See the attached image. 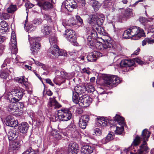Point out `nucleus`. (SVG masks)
I'll return each instance as SVG.
<instances>
[{
	"mask_svg": "<svg viewBox=\"0 0 154 154\" xmlns=\"http://www.w3.org/2000/svg\"><path fill=\"white\" fill-rule=\"evenodd\" d=\"M68 17L69 18L68 20V26H72L76 24V22L74 17L71 15L68 14Z\"/></svg>",
	"mask_w": 154,
	"mask_h": 154,
	"instance_id": "nucleus-32",
	"label": "nucleus"
},
{
	"mask_svg": "<svg viewBox=\"0 0 154 154\" xmlns=\"http://www.w3.org/2000/svg\"><path fill=\"white\" fill-rule=\"evenodd\" d=\"M68 40L72 43L73 45L77 46V44L76 43V38L74 33H72L71 35H69L68 36Z\"/></svg>",
	"mask_w": 154,
	"mask_h": 154,
	"instance_id": "nucleus-28",
	"label": "nucleus"
},
{
	"mask_svg": "<svg viewBox=\"0 0 154 154\" xmlns=\"http://www.w3.org/2000/svg\"><path fill=\"white\" fill-rule=\"evenodd\" d=\"M9 45L10 47L12 48H17V47L15 34L13 32L11 33V38L9 43Z\"/></svg>",
	"mask_w": 154,
	"mask_h": 154,
	"instance_id": "nucleus-23",
	"label": "nucleus"
},
{
	"mask_svg": "<svg viewBox=\"0 0 154 154\" xmlns=\"http://www.w3.org/2000/svg\"><path fill=\"white\" fill-rule=\"evenodd\" d=\"M139 20L140 22L142 23H147L148 21V20L143 17H140L139 18Z\"/></svg>",
	"mask_w": 154,
	"mask_h": 154,
	"instance_id": "nucleus-53",
	"label": "nucleus"
},
{
	"mask_svg": "<svg viewBox=\"0 0 154 154\" xmlns=\"http://www.w3.org/2000/svg\"><path fill=\"white\" fill-rule=\"evenodd\" d=\"M36 38H29V42L31 45V48H39L41 47V45L38 42L34 43V42H35Z\"/></svg>",
	"mask_w": 154,
	"mask_h": 154,
	"instance_id": "nucleus-26",
	"label": "nucleus"
},
{
	"mask_svg": "<svg viewBox=\"0 0 154 154\" xmlns=\"http://www.w3.org/2000/svg\"><path fill=\"white\" fill-rule=\"evenodd\" d=\"M17 10V6L15 5L11 4L7 8V11L8 13H13Z\"/></svg>",
	"mask_w": 154,
	"mask_h": 154,
	"instance_id": "nucleus-30",
	"label": "nucleus"
},
{
	"mask_svg": "<svg viewBox=\"0 0 154 154\" xmlns=\"http://www.w3.org/2000/svg\"><path fill=\"white\" fill-rule=\"evenodd\" d=\"M132 16V14L131 9L129 8L126 9L125 10L123 17L126 18H128Z\"/></svg>",
	"mask_w": 154,
	"mask_h": 154,
	"instance_id": "nucleus-37",
	"label": "nucleus"
},
{
	"mask_svg": "<svg viewBox=\"0 0 154 154\" xmlns=\"http://www.w3.org/2000/svg\"><path fill=\"white\" fill-rule=\"evenodd\" d=\"M68 133H70L73 137H76L79 134L77 131L76 126L74 124L73 122L68 127Z\"/></svg>",
	"mask_w": 154,
	"mask_h": 154,
	"instance_id": "nucleus-12",
	"label": "nucleus"
},
{
	"mask_svg": "<svg viewBox=\"0 0 154 154\" xmlns=\"http://www.w3.org/2000/svg\"><path fill=\"white\" fill-rule=\"evenodd\" d=\"M150 132L146 129H144L142 133L141 137L137 136L134 139L131 145V147H133L132 150L135 151V147L140 143L142 140H143V143L140 146V149L135 152H130V154H146L149 151V149L147 146L146 141L148 140L150 136Z\"/></svg>",
	"mask_w": 154,
	"mask_h": 154,
	"instance_id": "nucleus-1",
	"label": "nucleus"
},
{
	"mask_svg": "<svg viewBox=\"0 0 154 154\" xmlns=\"http://www.w3.org/2000/svg\"><path fill=\"white\" fill-rule=\"evenodd\" d=\"M82 154H90L93 152V148L88 145L82 146L81 149Z\"/></svg>",
	"mask_w": 154,
	"mask_h": 154,
	"instance_id": "nucleus-20",
	"label": "nucleus"
},
{
	"mask_svg": "<svg viewBox=\"0 0 154 154\" xmlns=\"http://www.w3.org/2000/svg\"><path fill=\"white\" fill-rule=\"evenodd\" d=\"M104 83L107 85L112 86L117 85L120 82V80L118 76L114 75H108L103 79Z\"/></svg>",
	"mask_w": 154,
	"mask_h": 154,
	"instance_id": "nucleus-3",
	"label": "nucleus"
},
{
	"mask_svg": "<svg viewBox=\"0 0 154 154\" xmlns=\"http://www.w3.org/2000/svg\"><path fill=\"white\" fill-rule=\"evenodd\" d=\"M8 25L5 21H2L0 23V33H3L8 30Z\"/></svg>",
	"mask_w": 154,
	"mask_h": 154,
	"instance_id": "nucleus-27",
	"label": "nucleus"
},
{
	"mask_svg": "<svg viewBox=\"0 0 154 154\" xmlns=\"http://www.w3.org/2000/svg\"><path fill=\"white\" fill-rule=\"evenodd\" d=\"M86 89L88 92H93L95 91V89L94 86L92 85H89L87 86Z\"/></svg>",
	"mask_w": 154,
	"mask_h": 154,
	"instance_id": "nucleus-46",
	"label": "nucleus"
},
{
	"mask_svg": "<svg viewBox=\"0 0 154 154\" xmlns=\"http://www.w3.org/2000/svg\"><path fill=\"white\" fill-rule=\"evenodd\" d=\"M144 31L140 27L132 26L125 31L123 37L126 38L134 37L135 39H137L140 37L144 36Z\"/></svg>",
	"mask_w": 154,
	"mask_h": 154,
	"instance_id": "nucleus-2",
	"label": "nucleus"
},
{
	"mask_svg": "<svg viewBox=\"0 0 154 154\" xmlns=\"http://www.w3.org/2000/svg\"><path fill=\"white\" fill-rule=\"evenodd\" d=\"M16 81L19 83L23 84L26 86L27 85L28 82L23 77H18L16 79Z\"/></svg>",
	"mask_w": 154,
	"mask_h": 154,
	"instance_id": "nucleus-40",
	"label": "nucleus"
},
{
	"mask_svg": "<svg viewBox=\"0 0 154 154\" xmlns=\"http://www.w3.org/2000/svg\"><path fill=\"white\" fill-rule=\"evenodd\" d=\"M114 121L116 122L119 125L122 126L120 127H116V129L115 131V133L118 134H122L124 130L123 126L125 125L124 119L119 115H117L115 117Z\"/></svg>",
	"mask_w": 154,
	"mask_h": 154,
	"instance_id": "nucleus-5",
	"label": "nucleus"
},
{
	"mask_svg": "<svg viewBox=\"0 0 154 154\" xmlns=\"http://www.w3.org/2000/svg\"><path fill=\"white\" fill-rule=\"evenodd\" d=\"M76 18L77 21V22L79 23L80 24L82 23V20L79 16H76Z\"/></svg>",
	"mask_w": 154,
	"mask_h": 154,
	"instance_id": "nucleus-57",
	"label": "nucleus"
},
{
	"mask_svg": "<svg viewBox=\"0 0 154 154\" xmlns=\"http://www.w3.org/2000/svg\"><path fill=\"white\" fill-rule=\"evenodd\" d=\"M72 100L76 104L79 103V98H78L79 94L73 91H72Z\"/></svg>",
	"mask_w": 154,
	"mask_h": 154,
	"instance_id": "nucleus-36",
	"label": "nucleus"
},
{
	"mask_svg": "<svg viewBox=\"0 0 154 154\" xmlns=\"http://www.w3.org/2000/svg\"><path fill=\"white\" fill-rule=\"evenodd\" d=\"M62 79V78L59 76L56 75V77L53 80L54 82L57 85H60L61 83L64 82L65 80L62 81V80H64Z\"/></svg>",
	"mask_w": 154,
	"mask_h": 154,
	"instance_id": "nucleus-33",
	"label": "nucleus"
},
{
	"mask_svg": "<svg viewBox=\"0 0 154 154\" xmlns=\"http://www.w3.org/2000/svg\"><path fill=\"white\" fill-rule=\"evenodd\" d=\"M24 90L22 88H17L12 90V94L15 97L11 98L13 102L18 101L22 97Z\"/></svg>",
	"mask_w": 154,
	"mask_h": 154,
	"instance_id": "nucleus-6",
	"label": "nucleus"
},
{
	"mask_svg": "<svg viewBox=\"0 0 154 154\" xmlns=\"http://www.w3.org/2000/svg\"><path fill=\"white\" fill-rule=\"evenodd\" d=\"M113 47L111 44L109 43L108 42H106L105 43V45H104L103 46V48H112Z\"/></svg>",
	"mask_w": 154,
	"mask_h": 154,
	"instance_id": "nucleus-55",
	"label": "nucleus"
},
{
	"mask_svg": "<svg viewBox=\"0 0 154 154\" xmlns=\"http://www.w3.org/2000/svg\"><path fill=\"white\" fill-rule=\"evenodd\" d=\"M46 81L47 83L49 84L50 85L53 86L54 85L53 84L51 80L49 79H46Z\"/></svg>",
	"mask_w": 154,
	"mask_h": 154,
	"instance_id": "nucleus-62",
	"label": "nucleus"
},
{
	"mask_svg": "<svg viewBox=\"0 0 154 154\" xmlns=\"http://www.w3.org/2000/svg\"><path fill=\"white\" fill-rule=\"evenodd\" d=\"M145 57H147L146 58V60L145 61H147V63H149L148 61H151L153 60V58L152 57H145L143 58V59H144ZM147 64V63H146Z\"/></svg>",
	"mask_w": 154,
	"mask_h": 154,
	"instance_id": "nucleus-61",
	"label": "nucleus"
},
{
	"mask_svg": "<svg viewBox=\"0 0 154 154\" xmlns=\"http://www.w3.org/2000/svg\"><path fill=\"white\" fill-rule=\"evenodd\" d=\"M5 122L7 125L12 127H15L18 124V121L14 120V117L10 115L5 118Z\"/></svg>",
	"mask_w": 154,
	"mask_h": 154,
	"instance_id": "nucleus-8",
	"label": "nucleus"
},
{
	"mask_svg": "<svg viewBox=\"0 0 154 154\" xmlns=\"http://www.w3.org/2000/svg\"><path fill=\"white\" fill-rule=\"evenodd\" d=\"M11 141L10 143V146L13 150H15L19 148L22 143V141H17L16 140Z\"/></svg>",
	"mask_w": 154,
	"mask_h": 154,
	"instance_id": "nucleus-25",
	"label": "nucleus"
},
{
	"mask_svg": "<svg viewBox=\"0 0 154 154\" xmlns=\"http://www.w3.org/2000/svg\"><path fill=\"white\" fill-rule=\"evenodd\" d=\"M77 1L80 3H81L82 4V6H85V0H77Z\"/></svg>",
	"mask_w": 154,
	"mask_h": 154,
	"instance_id": "nucleus-64",
	"label": "nucleus"
},
{
	"mask_svg": "<svg viewBox=\"0 0 154 154\" xmlns=\"http://www.w3.org/2000/svg\"><path fill=\"white\" fill-rule=\"evenodd\" d=\"M8 75V73L5 71L2 72L0 74L1 77L3 79H6Z\"/></svg>",
	"mask_w": 154,
	"mask_h": 154,
	"instance_id": "nucleus-50",
	"label": "nucleus"
},
{
	"mask_svg": "<svg viewBox=\"0 0 154 154\" xmlns=\"http://www.w3.org/2000/svg\"><path fill=\"white\" fill-rule=\"evenodd\" d=\"M91 101V98L87 95H84L79 97V104L82 107H87L89 106Z\"/></svg>",
	"mask_w": 154,
	"mask_h": 154,
	"instance_id": "nucleus-7",
	"label": "nucleus"
},
{
	"mask_svg": "<svg viewBox=\"0 0 154 154\" xmlns=\"http://www.w3.org/2000/svg\"><path fill=\"white\" fill-rule=\"evenodd\" d=\"M17 106L19 107V109L20 107V111H18V113H15V114L18 115H21L23 112V109L24 107L23 104L22 103L18 102L17 103Z\"/></svg>",
	"mask_w": 154,
	"mask_h": 154,
	"instance_id": "nucleus-39",
	"label": "nucleus"
},
{
	"mask_svg": "<svg viewBox=\"0 0 154 154\" xmlns=\"http://www.w3.org/2000/svg\"><path fill=\"white\" fill-rule=\"evenodd\" d=\"M92 6L94 10H97L100 8V4L98 2L95 1H94Z\"/></svg>",
	"mask_w": 154,
	"mask_h": 154,
	"instance_id": "nucleus-42",
	"label": "nucleus"
},
{
	"mask_svg": "<svg viewBox=\"0 0 154 154\" xmlns=\"http://www.w3.org/2000/svg\"><path fill=\"white\" fill-rule=\"evenodd\" d=\"M89 69L88 68H84L82 69V71L83 72L86 73L88 74H89L91 72L89 70Z\"/></svg>",
	"mask_w": 154,
	"mask_h": 154,
	"instance_id": "nucleus-58",
	"label": "nucleus"
},
{
	"mask_svg": "<svg viewBox=\"0 0 154 154\" xmlns=\"http://www.w3.org/2000/svg\"><path fill=\"white\" fill-rule=\"evenodd\" d=\"M33 61H34L35 64L37 66H39L41 67L44 70H46L47 67L45 65L42 63H41L38 61H35L34 59H32Z\"/></svg>",
	"mask_w": 154,
	"mask_h": 154,
	"instance_id": "nucleus-41",
	"label": "nucleus"
},
{
	"mask_svg": "<svg viewBox=\"0 0 154 154\" xmlns=\"http://www.w3.org/2000/svg\"><path fill=\"white\" fill-rule=\"evenodd\" d=\"M23 154H36L34 151L31 147H30L29 149L26 151Z\"/></svg>",
	"mask_w": 154,
	"mask_h": 154,
	"instance_id": "nucleus-48",
	"label": "nucleus"
},
{
	"mask_svg": "<svg viewBox=\"0 0 154 154\" xmlns=\"http://www.w3.org/2000/svg\"><path fill=\"white\" fill-rule=\"evenodd\" d=\"M29 127L28 124L26 122H23L20 124L18 128L20 131L22 133H26Z\"/></svg>",
	"mask_w": 154,
	"mask_h": 154,
	"instance_id": "nucleus-17",
	"label": "nucleus"
},
{
	"mask_svg": "<svg viewBox=\"0 0 154 154\" xmlns=\"http://www.w3.org/2000/svg\"><path fill=\"white\" fill-rule=\"evenodd\" d=\"M51 134L57 140H59L61 138V136L57 131H54L51 132Z\"/></svg>",
	"mask_w": 154,
	"mask_h": 154,
	"instance_id": "nucleus-44",
	"label": "nucleus"
},
{
	"mask_svg": "<svg viewBox=\"0 0 154 154\" xmlns=\"http://www.w3.org/2000/svg\"><path fill=\"white\" fill-rule=\"evenodd\" d=\"M49 107H51V109L58 108L61 106L60 104L54 98H51L48 104Z\"/></svg>",
	"mask_w": 154,
	"mask_h": 154,
	"instance_id": "nucleus-19",
	"label": "nucleus"
},
{
	"mask_svg": "<svg viewBox=\"0 0 154 154\" xmlns=\"http://www.w3.org/2000/svg\"><path fill=\"white\" fill-rule=\"evenodd\" d=\"M18 132L16 131L15 129H11L8 134L9 140L11 141L15 140L18 137Z\"/></svg>",
	"mask_w": 154,
	"mask_h": 154,
	"instance_id": "nucleus-15",
	"label": "nucleus"
},
{
	"mask_svg": "<svg viewBox=\"0 0 154 154\" xmlns=\"http://www.w3.org/2000/svg\"><path fill=\"white\" fill-rule=\"evenodd\" d=\"M89 118L88 115H85L81 117L79 121V125L81 128L84 129L86 128L87 122L89 120Z\"/></svg>",
	"mask_w": 154,
	"mask_h": 154,
	"instance_id": "nucleus-11",
	"label": "nucleus"
},
{
	"mask_svg": "<svg viewBox=\"0 0 154 154\" xmlns=\"http://www.w3.org/2000/svg\"><path fill=\"white\" fill-rule=\"evenodd\" d=\"M68 3H69L68 8H69V9H68V11H72V10L70 9V8L73 9L76 8L77 7L76 2L74 0H68Z\"/></svg>",
	"mask_w": 154,
	"mask_h": 154,
	"instance_id": "nucleus-29",
	"label": "nucleus"
},
{
	"mask_svg": "<svg viewBox=\"0 0 154 154\" xmlns=\"http://www.w3.org/2000/svg\"><path fill=\"white\" fill-rule=\"evenodd\" d=\"M30 50L31 53L32 54H35L37 53L36 49H30Z\"/></svg>",
	"mask_w": 154,
	"mask_h": 154,
	"instance_id": "nucleus-63",
	"label": "nucleus"
},
{
	"mask_svg": "<svg viewBox=\"0 0 154 154\" xmlns=\"http://www.w3.org/2000/svg\"><path fill=\"white\" fill-rule=\"evenodd\" d=\"M103 20L102 19L97 17L96 16V22L97 25H101L103 23Z\"/></svg>",
	"mask_w": 154,
	"mask_h": 154,
	"instance_id": "nucleus-49",
	"label": "nucleus"
},
{
	"mask_svg": "<svg viewBox=\"0 0 154 154\" xmlns=\"http://www.w3.org/2000/svg\"><path fill=\"white\" fill-rule=\"evenodd\" d=\"M66 53V51L62 49H50L47 54L51 58L54 59L59 56H65Z\"/></svg>",
	"mask_w": 154,
	"mask_h": 154,
	"instance_id": "nucleus-4",
	"label": "nucleus"
},
{
	"mask_svg": "<svg viewBox=\"0 0 154 154\" xmlns=\"http://www.w3.org/2000/svg\"><path fill=\"white\" fill-rule=\"evenodd\" d=\"M87 58L88 60L90 62L95 61L97 59V57L95 56V55H94V52L91 53L89 54Z\"/></svg>",
	"mask_w": 154,
	"mask_h": 154,
	"instance_id": "nucleus-34",
	"label": "nucleus"
},
{
	"mask_svg": "<svg viewBox=\"0 0 154 154\" xmlns=\"http://www.w3.org/2000/svg\"><path fill=\"white\" fill-rule=\"evenodd\" d=\"M42 22V20L41 19H36L33 20L34 24L36 25H39L41 24Z\"/></svg>",
	"mask_w": 154,
	"mask_h": 154,
	"instance_id": "nucleus-51",
	"label": "nucleus"
},
{
	"mask_svg": "<svg viewBox=\"0 0 154 154\" xmlns=\"http://www.w3.org/2000/svg\"><path fill=\"white\" fill-rule=\"evenodd\" d=\"M108 121L107 119L103 117H99L96 119V124L98 127H104L107 125Z\"/></svg>",
	"mask_w": 154,
	"mask_h": 154,
	"instance_id": "nucleus-13",
	"label": "nucleus"
},
{
	"mask_svg": "<svg viewBox=\"0 0 154 154\" xmlns=\"http://www.w3.org/2000/svg\"><path fill=\"white\" fill-rule=\"evenodd\" d=\"M74 91L73 92H74L75 93H76L78 94H81L84 93V90L83 88L80 86H76L74 88Z\"/></svg>",
	"mask_w": 154,
	"mask_h": 154,
	"instance_id": "nucleus-38",
	"label": "nucleus"
},
{
	"mask_svg": "<svg viewBox=\"0 0 154 154\" xmlns=\"http://www.w3.org/2000/svg\"><path fill=\"white\" fill-rule=\"evenodd\" d=\"M17 102H13L11 101V99L10 103L8 106V110L10 112L11 111L12 112H17L19 110V107L17 106L16 103Z\"/></svg>",
	"mask_w": 154,
	"mask_h": 154,
	"instance_id": "nucleus-16",
	"label": "nucleus"
},
{
	"mask_svg": "<svg viewBox=\"0 0 154 154\" xmlns=\"http://www.w3.org/2000/svg\"><path fill=\"white\" fill-rule=\"evenodd\" d=\"M78 145L76 143H72L68 146V154H76Z\"/></svg>",
	"mask_w": 154,
	"mask_h": 154,
	"instance_id": "nucleus-14",
	"label": "nucleus"
},
{
	"mask_svg": "<svg viewBox=\"0 0 154 154\" xmlns=\"http://www.w3.org/2000/svg\"><path fill=\"white\" fill-rule=\"evenodd\" d=\"M91 36H89L87 38V40L89 43L88 44V45L91 46V47H89V48H93V44L92 43L91 41Z\"/></svg>",
	"mask_w": 154,
	"mask_h": 154,
	"instance_id": "nucleus-52",
	"label": "nucleus"
},
{
	"mask_svg": "<svg viewBox=\"0 0 154 154\" xmlns=\"http://www.w3.org/2000/svg\"><path fill=\"white\" fill-rule=\"evenodd\" d=\"M51 31V27L48 25L42 26L41 28V32L44 36L49 35Z\"/></svg>",
	"mask_w": 154,
	"mask_h": 154,
	"instance_id": "nucleus-22",
	"label": "nucleus"
},
{
	"mask_svg": "<svg viewBox=\"0 0 154 154\" xmlns=\"http://www.w3.org/2000/svg\"><path fill=\"white\" fill-rule=\"evenodd\" d=\"M37 5L45 10H47L53 7L52 5L48 2H39L38 3Z\"/></svg>",
	"mask_w": 154,
	"mask_h": 154,
	"instance_id": "nucleus-21",
	"label": "nucleus"
},
{
	"mask_svg": "<svg viewBox=\"0 0 154 154\" xmlns=\"http://www.w3.org/2000/svg\"><path fill=\"white\" fill-rule=\"evenodd\" d=\"M140 51V49H137L135 51L133 54H131V56H133V55H137L139 53V52Z\"/></svg>",
	"mask_w": 154,
	"mask_h": 154,
	"instance_id": "nucleus-60",
	"label": "nucleus"
},
{
	"mask_svg": "<svg viewBox=\"0 0 154 154\" xmlns=\"http://www.w3.org/2000/svg\"><path fill=\"white\" fill-rule=\"evenodd\" d=\"M94 134H93L94 135L97 136H100L101 134L102 133V131L99 128H96L94 130Z\"/></svg>",
	"mask_w": 154,
	"mask_h": 154,
	"instance_id": "nucleus-47",
	"label": "nucleus"
},
{
	"mask_svg": "<svg viewBox=\"0 0 154 154\" xmlns=\"http://www.w3.org/2000/svg\"><path fill=\"white\" fill-rule=\"evenodd\" d=\"M1 16L5 20L8 19L10 17V15L7 13H2Z\"/></svg>",
	"mask_w": 154,
	"mask_h": 154,
	"instance_id": "nucleus-54",
	"label": "nucleus"
},
{
	"mask_svg": "<svg viewBox=\"0 0 154 154\" xmlns=\"http://www.w3.org/2000/svg\"><path fill=\"white\" fill-rule=\"evenodd\" d=\"M94 55H95V56L97 57V58L98 57H101L102 56V54L100 52L98 51H94Z\"/></svg>",
	"mask_w": 154,
	"mask_h": 154,
	"instance_id": "nucleus-59",
	"label": "nucleus"
},
{
	"mask_svg": "<svg viewBox=\"0 0 154 154\" xmlns=\"http://www.w3.org/2000/svg\"><path fill=\"white\" fill-rule=\"evenodd\" d=\"M96 16L93 15L91 17H90L88 20V23L93 25L96 22Z\"/></svg>",
	"mask_w": 154,
	"mask_h": 154,
	"instance_id": "nucleus-43",
	"label": "nucleus"
},
{
	"mask_svg": "<svg viewBox=\"0 0 154 154\" xmlns=\"http://www.w3.org/2000/svg\"><path fill=\"white\" fill-rule=\"evenodd\" d=\"M56 75L60 76L62 79H66V73L64 71H60L59 70H56L55 72Z\"/></svg>",
	"mask_w": 154,
	"mask_h": 154,
	"instance_id": "nucleus-35",
	"label": "nucleus"
},
{
	"mask_svg": "<svg viewBox=\"0 0 154 154\" xmlns=\"http://www.w3.org/2000/svg\"><path fill=\"white\" fill-rule=\"evenodd\" d=\"M147 43L149 44H152L154 43V39L150 38H146Z\"/></svg>",
	"mask_w": 154,
	"mask_h": 154,
	"instance_id": "nucleus-56",
	"label": "nucleus"
},
{
	"mask_svg": "<svg viewBox=\"0 0 154 154\" xmlns=\"http://www.w3.org/2000/svg\"><path fill=\"white\" fill-rule=\"evenodd\" d=\"M57 116L58 119L60 120L63 121H66L67 120V109H62L57 111Z\"/></svg>",
	"mask_w": 154,
	"mask_h": 154,
	"instance_id": "nucleus-9",
	"label": "nucleus"
},
{
	"mask_svg": "<svg viewBox=\"0 0 154 154\" xmlns=\"http://www.w3.org/2000/svg\"><path fill=\"white\" fill-rule=\"evenodd\" d=\"M146 58L147 57H145L144 59H143V61H142L140 58L137 57L134 58L133 60H132L134 62V64L135 63L134 62H135L139 65H142L143 64H145L147 63V61H145L146 60Z\"/></svg>",
	"mask_w": 154,
	"mask_h": 154,
	"instance_id": "nucleus-31",
	"label": "nucleus"
},
{
	"mask_svg": "<svg viewBox=\"0 0 154 154\" xmlns=\"http://www.w3.org/2000/svg\"><path fill=\"white\" fill-rule=\"evenodd\" d=\"M96 29L97 32L100 35H104V29L103 27L100 26H98L96 27Z\"/></svg>",
	"mask_w": 154,
	"mask_h": 154,
	"instance_id": "nucleus-45",
	"label": "nucleus"
},
{
	"mask_svg": "<svg viewBox=\"0 0 154 154\" xmlns=\"http://www.w3.org/2000/svg\"><path fill=\"white\" fill-rule=\"evenodd\" d=\"M114 138L113 132H110L108 134L106 137L101 140L100 142L102 144H105L112 140Z\"/></svg>",
	"mask_w": 154,
	"mask_h": 154,
	"instance_id": "nucleus-24",
	"label": "nucleus"
},
{
	"mask_svg": "<svg viewBox=\"0 0 154 154\" xmlns=\"http://www.w3.org/2000/svg\"><path fill=\"white\" fill-rule=\"evenodd\" d=\"M114 3V0H105L103 2V6L104 8L108 9L111 11H113L115 10Z\"/></svg>",
	"mask_w": 154,
	"mask_h": 154,
	"instance_id": "nucleus-10",
	"label": "nucleus"
},
{
	"mask_svg": "<svg viewBox=\"0 0 154 154\" xmlns=\"http://www.w3.org/2000/svg\"><path fill=\"white\" fill-rule=\"evenodd\" d=\"M134 65V62L131 60H122L120 63V66L121 67H128L129 69V67Z\"/></svg>",
	"mask_w": 154,
	"mask_h": 154,
	"instance_id": "nucleus-18",
	"label": "nucleus"
}]
</instances>
